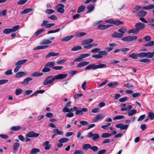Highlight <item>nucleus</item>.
Here are the masks:
<instances>
[{
  "label": "nucleus",
  "instance_id": "cd10ccee",
  "mask_svg": "<svg viewBox=\"0 0 154 154\" xmlns=\"http://www.w3.org/2000/svg\"><path fill=\"white\" fill-rule=\"evenodd\" d=\"M53 133L54 134L59 135H63V131H59L58 129H54L53 130Z\"/></svg>",
  "mask_w": 154,
  "mask_h": 154
},
{
  "label": "nucleus",
  "instance_id": "5701e85b",
  "mask_svg": "<svg viewBox=\"0 0 154 154\" xmlns=\"http://www.w3.org/2000/svg\"><path fill=\"white\" fill-rule=\"evenodd\" d=\"M28 60L27 59H23L18 61L17 62L15 63L16 65H20L24 63Z\"/></svg>",
  "mask_w": 154,
  "mask_h": 154
},
{
  "label": "nucleus",
  "instance_id": "f257e3e1",
  "mask_svg": "<svg viewBox=\"0 0 154 154\" xmlns=\"http://www.w3.org/2000/svg\"><path fill=\"white\" fill-rule=\"evenodd\" d=\"M67 74H58L54 77L50 75L47 77L44 81L43 84L44 85L51 84L54 80H60L64 79L67 76Z\"/></svg>",
  "mask_w": 154,
  "mask_h": 154
},
{
  "label": "nucleus",
  "instance_id": "72a5a7b5",
  "mask_svg": "<svg viewBox=\"0 0 154 154\" xmlns=\"http://www.w3.org/2000/svg\"><path fill=\"white\" fill-rule=\"evenodd\" d=\"M118 85L117 82H114V83H110L108 84V85L110 87L114 88L116 86Z\"/></svg>",
  "mask_w": 154,
  "mask_h": 154
},
{
  "label": "nucleus",
  "instance_id": "864d4df0",
  "mask_svg": "<svg viewBox=\"0 0 154 154\" xmlns=\"http://www.w3.org/2000/svg\"><path fill=\"white\" fill-rule=\"evenodd\" d=\"M125 116L122 115L117 116L113 118V120H116L117 119H124Z\"/></svg>",
  "mask_w": 154,
  "mask_h": 154
},
{
  "label": "nucleus",
  "instance_id": "a19ab883",
  "mask_svg": "<svg viewBox=\"0 0 154 154\" xmlns=\"http://www.w3.org/2000/svg\"><path fill=\"white\" fill-rule=\"evenodd\" d=\"M137 29L135 27V28L130 29L128 31V33H132L134 34H137L139 32Z\"/></svg>",
  "mask_w": 154,
  "mask_h": 154
},
{
  "label": "nucleus",
  "instance_id": "f03ea898",
  "mask_svg": "<svg viewBox=\"0 0 154 154\" xmlns=\"http://www.w3.org/2000/svg\"><path fill=\"white\" fill-rule=\"evenodd\" d=\"M137 38V36H128L122 38V40L125 42H131L136 40Z\"/></svg>",
  "mask_w": 154,
  "mask_h": 154
},
{
  "label": "nucleus",
  "instance_id": "774afa93",
  "mask_svg": "<svg viewBox=\"0 0 154 154\" xmlns=\"http://www.w3.org/2000/svg\"><path fill=\"white\" fill-rule=\"evenodd\" d=\"M48 18L54 20H56L57 19V17L54 15H52L51 16L48 17Z\"/></svg>",
  "mask_w": 154,
  "mask_h": 154
},
{
  "label": "nucleus",
  "instance_id": "052dcab7",
  "mask_svg": "<svg viewBox=\"0 0 154 154\" xmlns=\"http://www.w3.org/2000/svg\"><path fill=\"white\" fill-rule=\"evenodd\" d=\"M63 68V67L62 66H54L53 67V68L56 70H60Z\"/></svg>",
  "mask_w": 154,
  "mask_h": 154
},
{
  "label": "nucleus",
  "instance_id": "4468645a",
  "mask_svg": "<svg viewBox=\"0 0 154 154\" xmlns=\"http://www.w3.org/2000/svg\"><path fill=\"white\" fill-rule=\"evenodd\" d=\"M45 30L44 29H42L38 30L34 33L32 37L33 38L36 37L39 34L44 31Z\"/></svg>",
  "mask_w": 154,
  "mask_h": 154
},
{
  "label": "nucleus",
  "instance_id": "69168bd1",
  "mask_svg": "<svg viewBox=\"0 0 154 154\" xmlns=\"http://www.w3.org/2000/svg\"><path fill=\"white\" fill-rule=\"evenodd\" d=\"M77 71L75 70H71L69 72V74L71 76H72L73 75L77 73Z\"/></svg>",
  "mask_w": 154,
  "mask_h": 154
},
{
  "label": "nucleus",
  "instance_id": "473e14b6",
  "mask_svg": "<svg viewBox=\"0 0 154 154\" xmlns=\"http://www.w3.org/2000/svg\"><path fill=\"white\" fill-rule=\"evenodd\" d=\"M33 10V9L31 8H28L25 9L21 12V14H24L28 13Z\"/></svg>",
  "mask_w": 154,
  "mask_h": 154
},
{
  "label": "nucleus",
  "instance_id": "0e129e2a",
  "mask_svg": "<svg viewBox=\"0 0 154 154\" xmlns=\"http://www.w3.org/2000/svg\"><path fill=\"white\" fill-rule=\"evenodd\" d=\"M92 57H93L95 58L96 59H100L102 58L103 57V56L101 55H100L99 54L93 55H92Z\"/></svg>",
  "mask_w": 154,
  "mask_h": 154
},
{
  "label": "nucleus",
  "instance_id": "423d86ee",
  "mask_svg": "<svg viewBox=\"0 0 154 154\" xmlns=\"http://www.w3.org/2000/svg\"><path fill=\"white\" fill-rule=\"evenodd\" d=\"M64 6L62 4H59L56 7V9L57 11L59 13L63 14L64 12Z\"/></svg>",
  "mask_w": 154,
  "mask_h": 154
},
{
  "label": "nucleus",
  "instance_id": "9d476101",
  "mask_svg": "<svg viewBox=\"0 0 154 154\" xmlns=\"http://www.w3.org/2000/svg\"><path fill=\"white\" fill-rule=\"evenodd\" d=\"M20 146V143L17 142L14 143L13 146V152L16 153L18 151Z\"/></svg>",
  "mask_w": 154,
  "mask_h": 154
},
{
  "label": "nucleus",
  "instance_id": "b1692460",
  "mask_svg": "<svg viewBox=\"0 0 154 154\" xmlns=\"http://www.w3.org/2000/svg\"><path fill=\"white\" fill-rule=\"evenodd\" d=\"M103 115L102 114H100L98 115L94 119V121L95 122L96 121L101 119L103 118Z\"/></svg>",
  "mask_w": 154,
  "mask_h": 154
},
{
  "label": "nucleus",
  "instance_id": "20e7f679",
  "mask_svg": "<svg viewBox=\"0 0 154 154\" xmlns=\"http://www.w3.org/2000/svg\"><path fill=\"white\" fill-rule=\"evenodd\" d=\"M39 135V134L35 133L34 131H31L28 133L26 135V137H36Z\"/></svg>",
  "mask_w": 154,
  "mask_h": 154
},
{
  "label": "nucleus",
  "instance_id": "dca6fc26",
  "mask_svg": "<svg viewBox=\"0 0 154 154\" xmlns=\"http://www.w3.org/2000/svg\"><path fill=\"white\" fill-rule=\"evenodd\" d=\"M74 36L73 35L67 36L61 38V41L63 42H67L71 39Z\"/></svg>",
  "mask_w": 154,
  "mask_h": 154
},
{
  "label": "nucleus",
  "instance_id": "c85d7f7f",
  "mask_svg": "<svg viewBox=\"0 0 154 154\" xmlns=\"http://www.w3.org/2000/svg\"><path fill=\"white\" fill-rule=\"evenodd\" d=\"M137 113L136 109L131 110H129L128 112V115L129 116H133L134 114Z\"/></svg>",
  "mask_w": 154,
  "mask_h": 154
},
{
  "label": "nucleus",
  "instance_id": "c03bdc74",
  "mask_svg": "<svg viewBox=\"0 0 154 154\" xmlns=\"http://www.w3.org/2000/svg\"><path fill=\"white\" fill-rule=\"evenodd\" d=\"M48 45H42V46H38L36 47L35 48V50H39L41 49H45L46 48H48Z\"/></svg>",
  "mask_w": 154,
  "mask_h": 154
},
{
  "label": "nucleus",
  "instance_id": "79ce46f5",
  "mask_svg": "<svg viewBox=\"0 0 154 154\" xmlns=\"http://www.w3.org/2000/svg\"><path fill=\"white\" fill-rule=\"evenodd\" d=\"M111 135V134L107 133H105L102 134L101 137L102 138H106L110 137Z\"/></svg>",
  "mask_w": 154,
  "mask_h": 154
},
{
  "label": "nucleus",
  "instance_id": "49530a36",
  "mask_svg": "<svg viewBox=\"0 0 154 154\" xmlns=\"http://www.w3.org/2000/svg\"><path fill=\"white\" fill-rule=\"evenodd\" d=\"M51 71V69L48 67V66H46L45 65L44 66V67L42 70V71L43 72H47Z\"/></svg>",
  "mask_w": 154,
  "mask_h": 154
},
{
  "label": "nucleus",
  "instance_id": "e433bc0d",
  "mask_svg": "<svg viewBox=\"0 0 154 154\" xmlns=\"http://www.w3.org/2000/svg\"><path fill=\"white\" fill-rule=\"evenodd\" d=\"M141 8V7L140 6H136L135 8L133 9L132 12L133 13H137Z\"/></svg>",
  "mask_w": 154,
  "mask_h": 154
},
{
  "label": "nucleus",
  "instance_id": "680f3d73",
  "mask_svg": "<svg viewBox=\"0 0 154 154\" xmlns=\"http://www.w3.org/2000/svg\"><path fill=\"white\" fill-rule=\"evenodd\" d=\"M20 27L19 25H16L14 26L11 29L12 32H15Z\"/></svg>",
  "mask_w": 154,
  "mask_h": 154
},
{
  "label": "nucleus",
  "instance_id": "6e6552de",
  "mask_svg": "<svg viewBox=\"0 0 154 154\" xmlns=\"http://www.w3.org/2000/svg\"><path fill=\"white\" fill-rule=\"evenodd\" d=\"M116 126L117 128H119L121 130H124L127 129L128 127V125H123L122 123H120L117 124Z\"/></svg>",
  "mask_w": 154,
  "mask_h": 154
},
{
  "label": "nucleus",
  "instance_id": "13d9d810",
  "mask_svg": "<svg viewBox=\"0 0 154 154\" xmlns=\"http://www.w3.org/2000/svg\"><path fill=\"white\" fill-rule=\"evenodd\" d=\"M45 13L48 14H50L54 12V11L51 9H46L45 11Z\"/></svg>",
  "mask_w": 154,
  "mask_h": 154
},
{
  "label": "nucleus",
  "instance_id": "7c9ffc66",
  "mask_svg": "<svg viewBox=\"0 0 154 154\" xmlns=\"http://www.w3.org/2000/svg\"><path fill=\"white\" fill-rule=\"evenodd\" d=\"M11 29L6 28L4 29L3 31V33L5 34H8L12 32Z\"/></svg>",
  "mask_w": 154,
  "mask_h": 154
},
{
  "label": "nucleus",
  "instance_id": "393cba45",
  "mask_svg": "<svg viewBox=\"0 0 154 154\" xmlns=\"http://www.w3.org/2000/svg\"><path fill=\"white\" fill-rule=\"evenodd\" d=\"M91 145L89 143H86L84 144L82 148L85 150H87L88 149H91Z\"/></svg>",
  "mask_w": 154,
  "mask_h": 154
},
{
  "label": "nucleus",
  "instance_id": "9b49d317",
  "mask_svg": "<svg viewBox=\"0 0 154 154\" xmlns=\"http://www.w3.org/2000/svg\"><path fill=\"white\" fill-rule=\"evenodd\" d=\"M112 26V25L110 24L105 25L102 24H99L98 26V28L99 29L103 30L110 27Z\"/></svg>",
  "mask_w": 154,
  "mask_h": 154
},
{
  "label": "nucleus",
  "instance_id": "bb28decb",
  "mask_svg": "<svg viewBox=\"0 0 154 154\" xmlns=\"http://www.w3.org/2000/svg\"><path fill=\"white\" fill-rule=\"evenodd\" d=\"M126 31L127 29L125 27H122L118 30V31L121 32L120 33L122 35V36H123L124 34L126 32Z\"/></svg>",
  "mask_w": 154,
  "mask_h": 154
},
{
  "label": "nucleus",
  "instance_id": "6e6d98bb",
  "mask_svg": "<svg viewBox=\"0 0 154 154\" xmlns=\"http://www.w3.org/2000/svg\"><path fill=\"white\" fill-rule=\"evenodd\" d=\"M22 90L21 89H17L15 91V94L17 95H19L22 93Z\"/></svg>",
  "mask_w": 154,
  "mask_h": 154
},
{
  "label": "nucleus",
  "instance_id": "de8ad7c7",
  "mask_svg": "<svg viewBox=\"0 0 154 154\" xmlns=\"http://www.w3.org/2000/svg\"><path fill=\"white\" fill-rule=\"evenodd\" d=\"M132 108V106L131 105L128 106L126 107H124L122 108L121 110V111H124L126 110H129L131 109Z\"/></svg>",
  "mask_w": 154,
  "mask_h": 154
},
{
  "label": "nucleus",
  "instance_id": "7ed1b4c3",
  "mask_svg": "<svg viewBox=\"0 0 154 154\" xmlns=\"http://www.w3.org/2000/svg\"><path fill=\"white\" fill-rule=\"evenodd\" d=\"M92 68L93 70H95L98 69L106 68V65L105 64L101 63L96 65L94 64H91Z\"/></svg>",
  "mask_w": 154,
  "mask_h": 154
},
{
  "label": "nucleus",
  "instance_id": "4d7b16f0",
  "mask_svg": "<svg viewBox=\"0 0 154 154\" xmlns=\"http://www.w3.org/2000/svg\"><path fill=\"white\" fill-rule=\"evenodd\" d=\"M153 56V55L152 52H148L147 53H146V57L149 58H152Z\"/></svg>",
  "mask_w": 154,
  "mask_h": 154
},
{
  "label": "nucleus",
  "instance_id": "bf43d9fd",
  "mask_svg": "<svg viewBox=\"0 0 154 154\" xmlns=\"http://www.w3.org/2000/svg\"><path fill=\"white\" fill-rule=\"evenodd\" d=\"M128 99V97H125L122 98H120L119 101L121 102H123L126 101Z\"/></svg>",
  "mask_w": 154,
  "mask_h": 154
},
{
  "label": "nucleus",
  "instance_id": "412c9836",
  "mask_svg": "<svg viewBox=\"0 0 154 154\" xmlns=\"http://www.w3.org/2000/svg\"><path fill=\"white\" fill-rule=\"evenodd\" d=\"M89 63L88 61H83L78 64V67H81L88 65Z\"/></svg>",
  "mask_w": 154,
  "mask_h": 154
},
{
  "label": "nucleus",
  "instance_id": "8fccbe9b",
  "mask_svg": "<svg viewBox=\"0 0 154 154\" xmlns=\"http://www.w3.org/2000/svg\"><path fill=\"white\" fill-rule=\"evenodd\" d=\"M154 45V41H151L144 45L146 47H151Z\"/></svg>",
  "mask_w": 154,
  "mask_h": 154
},
{
  "label": "nucleus",
  "instance_id": "6ab92c4d",
  "mask_svg": "<svg viewBox=\"0 0 154 154\" xmlns=\"http://www.w3.org/2000/svg\"><path fill=\"white\" fill-rule=\"evenodd\" d=\"M59 53H55L54 52H50L48 53L46 56V58H48L51 56L55 57L59 55Z\"/></svg>",
  "mask_w": 154,
  "mask_h": 154
},
{
  "label": "nucleus",
  "instance_id": "3c124183",
  "mask_svg": "<svg viewBox=\"0 0 154 154\" xmlns=\"http://www.w3.org/2000/svg\"><path fill=\"white\" fill-rule=\"evenodd\" d=\"M137 54H136L135 53H133L129 55V57L134 59H136L137 58Z\"/></svg>",
  "mask_w": 154,
  "mask_h": 154
},
{
  "label": "nucleus",
  "instance_id": "aec40b11",
  "mask_svg": "<svg viewBox=\"0 0 154 154\" xmlns=\"http://www.w3.org/2000/svg\"><path fill=\"white\" fill-rule=\"evenodd\" d=\"M112 37L115 38H122L123 37L120 33L117 32L113 33L112 35Z\"/></svg>",
  "mask_w": 154,
  "mask_h": 154
},
{
  "label": "nucleus",
  "instance_id": "0eeeda50",
  "mask_svg": "<svg viewBox=\"0 0 154 154\" xmlns=\"http://www.w3.org/2000/svg\"><path fill=\"white\" fill-rule=\"evenodd\" d=\"M135 26L139 32L140 30L143 29L144 28L145 24L144 23L139 22L136 23Z\"/></svg>",
  "mask_w": 154,
  "mask_h": 154
},
{
  "label": "nucleus",
  "instance_id": "2f4dec72",
  "mask_svg": "<svg viewBox=\"0 0 154 154\" xmlns=\"http://www.w3.org/2000/svg\"><path fill=\"white\" fill-rule=\"evenodd\" d=\"M88 111V109L86 108H83L81 110H78V115H82L83 112H87Z\"/></svg>",
  "mask_w": 154,
  "mask_h": 154
},
{
  "label": "nucleus",
  "instance_id": "603ef678",
  "mask_svg": "<svg viewBox=\"0 0 154 154\" xmlns=\"http://www.w3.org/2000/svg\"><path fill=\"white\" fill-rule=\"evenodd\" d=\"M85 8V6L82 5L79 7L78 9V13H80L83 11Z\"/></svg>",
  "mask_w": 154,
  "mask_h": 154
},
{
  "label": "nucleus",
  "instance_id": "f704fd0d",
  "mask_svg": "<svg viewBox=\"0 0 154 154\" xmlns=\"http://www.w3.org/2000/svg\"><path fill=\"white\" fill-rule=\"evenodd\" d=\"M93 41V40L91 38H89L88 39L85 40L83 41V44L84 45L90 44Z\"/></svg>",
  "mask_w": 154,
  "mask_h": 154
},
{
  "label": "nucleus",
  "instance_id": "5fc2aeb1",
  "mask_svg": "<svg viewBox=\"0 0 154 154\" xmlns=\"http://www.w3.org/2000/svg\"><path fill=\"white\" fill-rule=\"evenodd\" d=\"M146 52H141L137 53V55L138 56L142 58L146 57Z\"/></svg>",
  "mask_w": 154,
  "mask_h": 154
},
{
  "label": "nucleus",
  "instance_id": "a18cd8bd",
  "mask_svg": "<svg viewBox=\"0 0 154 154\" xmlns=\"http://www.w3.org/2000/svg\"><path fill=\"white\" fill-rule=\"evenodd\" d=\"M45 65L46 66L53 68V67L54 66V63L53 62H50L47 63Z\"/></svg>",
  "mask_w": 154,
  "mask_h": 154
},
{
  "label": "nucleus",
  "instance_id": "e2e57ef3",
  "mask_svg": "<svg viewBox=\"0 0 154 154\" xmlns=\"http://www.w3.org/2000/svg\"><path fill=\"white\" fill-rule=\"evenodd\" d=\"M110 63L112 64L115 65L116 64L119 63L120 61L119 60H110Z\"/></svg>",
  "mask_w": 154,
  "mask_h": 154
},
{
  "label": "nucleus",
  "instance_id": "a211bd4d",
  "mask_svg": "<svg viewBox=\"0 0 154 154\" xmlns=\"http://www.w3.org/2000/svg\"><path fill=\"white\" fill-rule=\"evenodd\" d=\"M117 45L115 43L110 44H109V46L110 47L106 48V50L107 52H109L114 48V47H116Z\"/></svg>",
  "mask_w": 154,
  "mask_h": 154
},
{
  "label": "nucleus",
  "instance_id": "ddd939ff",
  "mask_svg": "<svg viewBox=\"0 0 154 154\" xmlns=\"http://www.w3.org/2000/svg\"><path fill=\"white\" fill-rule=\"evenodd\" d=\"M71 102L70 101L66 104L64 108L63 109V112H69V109L68 108H69L71 106Z\"/></svg>",
  "mask_w": 154,
  "mask_h": 154
},
{
  "label": "nucleus",
  "instance_id": "37998d69",
  "mask_svg": "<svg viewBox=\"0 0 154 154\" xmlns=\"http://www.w3.org/2000/svg\"><path fill=\"white\" fill-rule=\"evenodd\" d=\"M94 7L92 5H90L87 7V9L88 10L87 12V13H89L91 11L94 9Z\"/></svg>",
  "mask_w": 154,
  "mask_h": 154
},
{
  "label": "nucleus",
  "instance_id": "2eb2a0df",
  "mask_svg": "<svg viewBox=\"0 0 154 154\" xmlns=\"http://www.w3.org/2000/svg\"><path fill=\"white\" fill-rule=\"evenodd\" d=\"M43 146H45L44 149L46 150L49 149L51 146V145L49 144V142L48 141H46L43 144Z\"/></svg>",
  "mask_w": 154,
  "mask_h": 154
},
{
  "label": "nucleus",
  "instance_id": "c9c22d12",
  "mask_svg": "<svg viewBox=\"0 0 154 154\" xmlns=\"http://www.w3.org/2000/svg\"><path fill=\"white\" fill-rule=\"evenodd\" d=\"M100 138V136L98 134H94V136H93L92 139V140L94 141H97Z\"/></svg>",
  "mask_w": 154,
  "mask_h": 154
},
{
  "label": "nucleus",
  "instance_id": "4be33fe9",
  "mask_svg": "<svg viewBox=\"0 0 154 154\" xmlns=\"http://www.w3.org/2000/svg\"><path fill=\"white\" fill-rule=\"evenodd\" d=\"M43 73L38 72H35L32 74V76L33 77H38L43 75Z\"/></svg>",
  "mask_w": 154,
  "mask_h": 154
},
{
  "label": "nucleus",
  "instance_id": "a878e982",
  "mask_svg": "<svg viewBox=\"0 0 154 154\" xmlns=\"http://www.w3.org/2000/svg\"><path fill=\"white\" fill-rule=\"evenodd\" d=\"M147 13L146 11L142 10L138 12L137 14V15L139 16L144 17Z\"/></svg>",
  "mask_w": 154,
  "mask_h": 154
},
{
  "label": "nucleus",
  "instance_id": "f3484780",
  "mask_svg": "<svg viewBox=\"0 0 154 154\" xmlns=\"http://www.w3.org/2000/svg\"><path fill=\"white\" fill-rule=\"evenodd\" d=\"M143 10H149L154 8V4H150L146 6L142 7Z\"/></svg>",
  "mask_w": 154,
  "mask_h": 154
},
{
  "label": "nucleus",
  "instance_id": "338daca9",
  "mask_svg": "<svg viewBox=\"0 0 154 154\" xmlns=\"http://www.w3.org/2000/svg\"><path fill=\"white\" fill-rule=\"evenodd\" d=\"M27 1V0H20L17 2V4L19 5H23Z\"/></svg>",
  "mask_w": 154,
  "mask_h": 154
},
{
  "label": "nucleus",
  "instance_id": "39448f33",
  "mask_svg": "<svg viewBox=\"0 0 154 154\" xmlns=\"http://www.w3.org/2000/svg\"><path fill=\"white\" fill-rule=\"evenodd\" d=\"M54 37H51L50 38V40L48 39H44L42 40L40 43L41 45H47L51 44L52 41L51 40H53L54 39Z\"/></svg>",
  "mask_w": 154,
  "mask_h": 154
},
{
  "label": "nucleus",
  "instance_id": "f8f14e48",
  "mask_svg": "<svg viewBox=\"0 0 154 154\" xmlns=\"http://www.w3.org/2000/svg\"><path fill=\"white\" fill-rule=\"evenodd\" d=\"M33 79L31 77H27L23 80V81L21 82V83L23 85H28L29 81H31Z\"/></svg>",
  "mask_w": 154,
  "mask_h": 154
},
{
  "label": "nucleus",
  "instance_id": "1a4fd4ad",
  "mask_svg": "<svg viewBox=\"0 0 154 154\" xmlns=\"http://www.w3.org/2000/svg\"><path fill=\"white\" fill-rule=\"evenodd\" d=\"M91 54L89 53L83 54L80 55V56L78 57V61H82L83 59L88 57Z\"/></svg>",
  "mask_w": 154,
  "mask_h": 154
},
{
  "label": "nucleus",
  "instance_id": "09e8293b",
  "mask_svg": "<svg viewBox=\"0 0 154 154\" xmlns=\"http://www.w3.org/2000/svg\"><path fill=\"white\" fill-rule=\"evenodd\" d=\"M21 128L20 126H14L11 127V130L14 131H17L20 130Z\"/></svg>",
  "mask_w": 154,
  "mask_h": 154
},
{
  "label": "nucleus",
  "instance_id": "ea45409f",
  "mask_svg": "<svg viewBox=\"0 0 154 154\" xmlns=\"http://www.w3.org/2000/svg\"><path fill=\"white\" fill-rule=\"evenodd\" d=\"M147 117L149 118V119L151 120L154 119V113L152 112H149L148 115L147 116Z\"/></svg>",
  "mask_w": 154,
  "mask_h": 154
},
{
  "label": "nucleus",
  "instance_id": "4c0bfd02",
  "mask_svg": "<svg viewBox=\"0 0 154 154\" xmlns=\"http://www.w3.org/2000/svg\"><path fill=\"white\" fill-rule=\"evenodd\" d=\"M123 23V22L120 21L119 20H117L115 21H114L113 20V24L117 25L119 26L120 24H122Z\"/></svg>",
  "mask_w": 154,
  "mask_h": 154
},
{
  "label": "nucleus",
  "instance_id": "58836bf2",
  "mask_svg": "<svg viewBox=\"0 0 154 154\" xmlns=\"http://www.w3.org/2000/svg\"><path fill=\"white\" fill-rule=\"evenodd\" d=\"M69 140V139L68 138L63 137L59 139L58 140L59 143H64L68 142Z\"/></svg>",
  "mask_w": 154,
  "mask_h": 154
},
{
  "label": "nucleus",
  "instance_id": "c756f323",
  "mask_svg": "<svg viewBox=\"0 0 154 154\" xmlns=\"http://www.w3.org/2000/svg\"><path fill=\"white\" fill-rule=\"evenodd\" d=\"M26 75V74L23 72H18L15 75L16 78H19Z\"/></svg>",
  "mask_w": 154,
  "mask_h": 154
}]
</instances>
